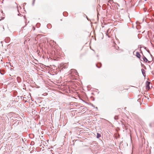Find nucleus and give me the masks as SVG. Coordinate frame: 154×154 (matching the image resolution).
<instances>
[{
	"mask_svg": "<svg viewBox=\"0 0 154 154\" xmlns=\"http://www.w3.org/2000/svg\"><path fill=\"white\" fill-rule=\"evenodd\" d=\"M150 84V82H149L148 81H147L146 82V89H149L150 88L149 87V85Z\"/></svg>",
	"mask_w": 154,
	"mask_h": 154,
	"instance_id": "1",
	"label": "nucleus"
},
{
	"mask_svg": "<svg viewBox=\"0 0 154 154\" xmlns=\"http://www.w3.org/2000/svg\"><path fill=\"white\" fill-rule=\"evenodd\" d=\"M142 58L143 61H144L145 62H147L148 61V60L146 58V57L143 55Z\"/></svg>",
	"mask_w": 154,
	"mask_h": 154,
	"instance_id": "2",
	"label": "nucleus"
},
{
	"mask_svg": "<svg viewBox=\"0 0 154 154\" xmlns=\"http://www.w3.org/2000/svg\"><path fill=\"white\" fill-rule=\"evenodd\" d=\"M136 56L138 58L140 59V55L138 52H136Z\"/></svg>",
	"mask_w": 154,
	"mask_h": 154,
	"instance_id": "3",
	"label": "nucleus"
},
{
	"mask_svg": "<svg viewBox=\"0 0 154 154\" xmlns=\"http://www.w3.org/2000/svg\"><path fill=\"white\" fill-rule=\"evenodd\" d=\"M141 71L143 75L145 77L146 76V75L145 72V70L143 69H141Z\"/></svg>",
	"mask_w": 154,
	"mask_h": 154,
	"instance_id": "4",
	"label": "nucleus"
},
{
	"mask_svg": "<svg viewBox=\"0 0 154 154\" xmlns=\"http://www.w3.org/2000/svg\"><path fill=\"white\" fill-rule=\"evenodd\" d=\"M97 66L98 68H100L101 66V64L100 63H98L96 65Z\"/></svg>",
	"mask_w": 154,
	"mask_h": 154,
	"instance_id": "5",
	"label": "nucleus"
},
{
	"mask_svg": "<svg viewBox=\"0 0 154 154\" xmlns=\"http://www.w3.org/2000/svg\"><path fill=\"white\" fill-rule=\"evenodd\" d=\"M17 80L18 82L19 83L21 81V79L19 77H18L17 78Z\"/></svg>",
	"mask_w": 154,
	"mask_h": 154,
	"instance_id": "6",
	"label": "nucleus"
},
{
	"mask_svg": "<svg viewBox=\"0 0 154 154\" xmlns=\"http://www.w3.org/2000/svg\"><path fill=\"white\" fill-rule=\"evenodd\" d=\"M109 29H108L107 32H106V35H108V36L109 37H110V34H109Z\"/></svg>",
	"mask_w": 154,
	"mask_h": 154,
	"instance_id": "7",
	"label": "nucleus"
},
{
	"mask_svg": "<svg viewBox=\"0 0 154 154\" xmlns=\"http://www.w3.org/2000/svg\"><path fill=\"white\" fill-rule=\"evenodd\" d=\"M101 137V135L100 134L98 133H97V138H99Z\"/></svg>",
	"mask_w": 154,
	"mask_h": 154,
	"instance_id": "8",
	"label": "nucleus"
},
{
	"mask_svg": "<svg viewBox=\"0 0 154 154\" xmlns=\"http://www.w3.org/2000/svg\"><path fill=\"white\" fill-rule=\"evenodd\" d=\"M67 68V65H64L63 66V68L64 69H66Z\"/></svg>",
	"mask_w": 154,
	"mask_h": 154,
	"instance_id": "9",
	"label": "nucleus"
},
{
	"mask_svg": "<svg viewBox=\"0 0 154 154\" xmlns=\"http://www.w3.org/2000/svg\"><path fill=\"white\" fill-rule=\"evenodd\" d=\"M114 119L115 120H117L118 119V118H117V116H115V117H114Z\"/></svg>",
	"mask_w": 154,
	"mask_h": 154,
	"instance_id": "10",
	"label": "nucleus"
},
{
	"mask_svg": "<svg viewBox=\"0 0 154 154\" xmlns=\"http://www.w3.org/2000/svg\"><path fill=\"white\" fill-rule=\"evenodd\" d=\"M71 71L72 72V71H74V72H76V71L75 70H74V69H71Z\"/></svg>",
	"mask_w": 154,
	"mask_h": 154,
	"instance_id": "11",
	"label": "nucleus"
},
{
	"mask_svg": "<svg viewBox=\"0 0 154 154\" xmlns=\"http://www.w3.org/2000/svg\"><path fill=\"white\" fill-rule=\"evenodd\" d=\"M4 1V0H0V2H1L2 3H3V1Z\"/></svg>",
	"mask_w": 154,
	"mask_h": 154,
	"instance_id": "12",
	"label": "nucleus"
},
{
	"mask_svg": "<svg viewBox=\"0 0 154 154\" xmlns=\"http://www.w3.org/2000/svg\"><path fill=\"white\" fill-rule=\"evenodd\" d=\"M112 2H113L112 0H109V2L111 3Z\"/></svg>",
	"mask_w": 154,
	"mask_h": 154,
	"instance_id": "13",
	"label": "nucleus"
},
{
	"mask_svg": "<svg viewBox=\"0 0 154 154\" xmlns=\"http://www.w3.org/2000/svg\"><path fill=\"white\" fill-rule=\"evenodd\" d=\"M35 0H33V2L32 3V5H34V4Z\"/></svg>",
	"mask_w": 154,
	"mask_h": 154,
	"instance_id": "14",
	"label": "nucleus"
},
{
	"mask_svg": "<svg viewBox=\"0 0 154 154\" xmlns=\"http://www.w3.org/2000/svg\"><path fill=\"white\" fill-rule=\"evenodd\" d=\"M26 3H24V5H26Z\"/></svg>",
	"mask_w": 154,
	"mask_h": 154,
	"instance_id": "15",
	"label": "nucleus"
},
{
	"mask_svg": "<svg viewBox=\"0 0 154 154\" xmlns=\"http://www.w3.org/2000/svg\"><path fill=\"white\" fill-rule=\"evenodd\" d=\"M1 12H2V13H3V11H2Z\"/></svg>",
	"mask_w": 154,
	"mask_h": 154,
	"instance_id": "16",
	"label": "nucleus"
},
{
	"mask_svg": "<svg viewBox=\"0 0 154 154\" xmlns=\"http://www.w3.org/2000/svg\"><path fill=\"white\" fill-rule=\"evenodd\" d=\"M0 118H2V117H1V116H0Z\"/></svg>",
	"mask_w": 154,
	"mask_h": 154,
	"instance_id": "17",
	"label": "nucleus"
},
{
	"mask_svg": "<svg viewBox=\"0 0 154 154\" xmlns=\"http://www.w3.org/2000/svg\"><path fill=\"white\" fill-rule=\"evenodd\" d=\"M4 18H5V17H3L2 18V19H4Z\"/></svg>",
	"mask_w": 154,
	"mask_h": 154,
	"instance_id": "18",
	"label": "nucleus"
},
{
	"mask_svg": "<svg viewBox=\"0 0 154 154\" xmlns=\"http://www.w3.org/2000/svg\"><path fill=\"white\" fill-rule=\"evenodd\" d=\"M1 19H0V21H1Z\"/></svg>",
	"mask_w": 154,
	"mask_h": 154,
	"instance_id": "19",
	"label": "nucleus"
}]
</instances>
